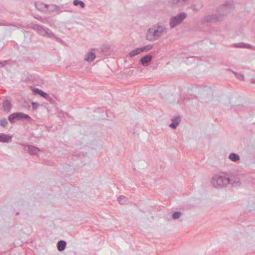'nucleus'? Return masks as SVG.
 Returning a JSON list of instances; mask_svg holds the SVG:
<instances>
[{
  "label": "nucleus",
  "instance_id": "obj_1",
  "mask_svg": "<svg viewBox=\"0 0 255 255\" xmlns=\"http://www.w3.org/2000/svg\"><path fill=\"white\" fill-rule=\"evenodd\" d=\"M230 177L219 174H215L212 177L211 183L216 188H222L226 187L230 183Z\"/></svg>",
  "mask_w": 255,
  "mask_h": 255
},
{
  "label": "nucleus",
  "instance_id": "obj_2",
  "mask_svg": "<svg viewBox=\"0 0 255 255\" xmlns=\"http://www.w3.org/2000/svg\"><path fill=\"white\" fill-rule=\"evenodd\" d=\"M25 119L27 122L32 124L34 121L28 115L22 114L21 113H13L8 116V120L11 123H15L16 120L19 121L22 119Z\"/></svg>",
  "mask_w": 255,
  "mask_h": 255
},
{
  "label": "nucleus",
  "instance_id": "obj_3",
  "mask_svg": "<svg viewBox=\"0 0 255 255\" xmlns=\"http://www.w3.org/2000/svg\"><path fill=\"white\" fill-rule=\"evenodd\" d=\"M160 33V30L156 29L155 28H151L149 29L146 37L147 39L149 40H155L159 35Z\"/></svg>",
  "mask_w": 255,
  "mask_h": 255
},
{
  "label": "nucleus",
  "instance_id": "obj_4",
  "mask_svg": "<svg viewBox=\"0 0 255 255\" xmlns=\"http://www.w3.org/2000/svg\"><path fill=\"white\" fill-rule=\"evenodd\" d=\"M171 123L169 127L172 129H176L181 121V118L179 115H175L170 119Z\"/></svg>",
  "mask_w": 255,
  "mask_h": 255
},
{
  "label": "nucleus",
  "instance_id": "obj_5",
  "mask_svg": "<svg viewBox=\"0 0 255 255\" xmlns=\"http://www.w3.org/2000/svg\"><path fill=\"white\" fill-rule=\"evenodd\" d=\"M186 15L185 13L181 14L172 18L170 24L172 27H174L180 23L185 17Z\"/></svg>",
  "mask_w": 255,
  "mask_h": 255
},
{
  "label": "nucleus",
  "instance_id": "obj_6",
  "mask_svg": "<svg viewBox=\"0 0 255 255\" xmlns=\"http://www.w3.org/2000/svg\"><path fill=\"white\" fill-rule=\"evenodd\" d=\"M151 48H152L151 46L148 45L147 46L143 47L142 48H136V49L131 51L129 53V55L130 57H132L136 55L140 54L142 52L147 51L150 50L151 49Z\"/></svg>",
  "mask_w": 255,
  "mask_h": 255
},
{
  "label": "nucleus",
  "instance_id": "obj_7",
  "mask_svg": "<svg viewBox=\"0 0 255 255\" xmlns=\"http://www.w3.org/2000/svg\"><path fill=\"white\" fill-rule=\"evenodd\" d=\"M23 145L25 146H27L28 147V152L30 155H38V152L40 151V149L34 146L33 145H25V144H22Z\"/></svg>",
  "mask_w": 255,
  "mask_h": 255
},
{
  "label": "nucleus",
  "instance_id": "obj_8",
  "mask_svg": "<svg viewBox=\"0 0 255 255\" xmlns=\"http://www.w3.org/2000/svg\"><path fill=\"white\" fill-rule=\"evenodd\" d=\"M151 59L152 56L150 55L147 54L141 58L140 61L143 66H147L150 63Z\"/></svg>",
  "mask_w": 255,
  "mask_h": 255
},
{
  "label": "nucleus",
  "instance_id": "obj_9",
  "mask_svg": "<svg viewBox=\"0 0 255 255\" xmlns=\"http://www.w3.org/2000/svg\"><path fill=\"white\" fill-rule=\"evenodd\" d=\"M12 136L4 133H0V142L8 143L11 142Z\"/></svg>",
  "mask_w": 255,
  "mask_h": 255
},
{
  "label": "nucleus",
  "instance_id": "obj_10",
  "mask_svg": "<svg viewBox=\"0 0 255 255\" xmlns=\"http://www.w3.org/2000/svg\"><path fill=\"white\" fill-rule=\"evenodd\" d=\"M230 183L233 186H239L241 184L240 179L238 176H233L230 178Z\"/></svg>",
  "mask_w": 255,
  "mask_h": 255
},
{
  "label": "nucleus",
  "instance_id": "obj_11",
  "mask_svg": "<svg viewBox=\"0 0 255 255\" xmlns=\"http://www.w3.org/2000/svg\"><path fill=\"white\" fill-rule=\"evenodd\" d=\"M66 246V242L63 240H60L57 243V249L59 251H64Z\"/></svg>",
  "mask_w": 255,
  "mask_h": 255
},
{
  "label": "nucleus",
  "instance_id": "obj_12",
  "mask_svg": "<svg viewBox=\"0 0 255 255\" xmlns=\"http://www.w3.org/2000/svg\"><path fill=\"white\" fill-rule=\"evenodd\" d=\"M95 58V54L92 51L89 52L86 56L85 59L86 61L91 62L94 60Z\"/></svg>",
  "mask_w": 255,
  "mask_h": 255
},
{
  "label": "nucleus",
  "instance_id": "obj_13",
  "mask_svg": "<svg viewBox=\"0 0 255 255\" xmlns=\"http://www.w3.org/2000/svg\"><path fill=\"white\" fill-rule=\"evenodd\" d=\"M33 92L35 94H37L40 95L41 96L45 98H47L48 97V95L45 93L44 92L42 91V90L38 89H34L33 90Z\"/></svg>",
  "mask_w": 255,
  "mask_h": 255
},
{
  "label": "nucleus",
  "instance_id": "obj_14",
  "mask_svg": "<svg viewBox=\"0 0 255 255\" xmlns=\"http://www.w3.org/2000/svg\"><path fill=\"white\" fill-rule=\"evenodd\" d=\"M118 202L119 203V204H120L121 205H124L127 203V202L128 201V199L125 196L120 195L118 198Z\"/></svg>",
  "mask_w": 255,
  "mask_h": 255
},
{
  "label": "nucleus",
  "instance_id": "obj_15",
  "mask_svg": "<svg viewBox=\"0 0 255 255\" xmlns=\"http://www.w3.org/2000/svg\"><path fill=\"white\" fill-rule=\"evenodd\" d=\"M229 158L233 161H237L240 159V156L236 153H232L230 154Z\"/></svg>",
  "mask_w": 255,
  "mask_h": 255
},
{
  "label": "nucleus",
  "instance_id": "obj_16",
  "mask_svg": "<svg viewBox=\"0 0 255 255\" xmlns=\"http://www.w3.org/2000/svg\"><path fill=\"white\" fill-rule=\"evenodd\" d=\"M4 110L5 111H9L11 108V104L8 101H5L3 103Z\"/></svg>",
  "mask_w": 255,
  "mask_h": 255
},
{
  "label": "nucleus",
  "instance_id": "obj_17",
  "mask_svg": "<svg viewBox=\"0 0 255 255\" xmlns=\"http://www.w3.org/2000/svg\"><path fill=\"white\" fill-rule=\"evenodd\" d=\"M181 215L182 213L180 212L176 211L173 213L172 217L174 220H177L180 218Z\"/></svg>",
  "mask_w": 255,
  "mask_h": 255
},
{
  "label": "nucleus",
  "instance_id": "obj_18",
  "mask_svg": "<svg viewBox=\"0 0 255 255\" xmlns=\"http://www.w3.org/2000/svg\"><path fill=\"white\" fill-rule=\"evenodd\" d=\"M8 123L7 121V120L5 118H3L1 120H0V126H1L2 127H5Z\"/></svg>",
  "mask_w": 255,
  "mask_h": 255
},
{
  "label": "nucleus",
  "instance_id": "obj_19",
  "mask_svg": "<svg viewBox=\"0 0 255 255\" xmlns=\"http://www.w3.org/2000/svg\"><path fill=\"white\" fill-rule=\"evenodd\" d=\"M73 3L75 5L80 4L81 7L82 8H83L85 6V4L83 1L78 0H74L73 1Z\"/></svg>",
  "mask_w": 255,
  "mask_h": 255
},
{
  "label": "nucleus",
  "instance_id": "obj_20",
  "mask_svg": "<svg viewBox=\"0 0 255 255\" xmlns=\"http://www.w3.org/2000/svg\"><path fill=\"white\" fill-rule=\"evenodd\" d=\"M58 113V116L59 117H60L61 116H63L64 115H65L66 116H68L67 113H62V112H60V113Z\"/></svg>",
  "mask_w": 255,
  "mask_h": 255
},
{
  "label": "nucleus",
  "instance_id": "obj_21",
  "mask_svg": "<svg viewBox=\"0 0 255 255\" xmlns=\"http://www.w3.org/2000/svg\"><path fill=\"white\" fill-rule=\"evenodd\" d=\"M107 117L111 118V117H113V113H106Z\"/></svg>",
  "mask_w": 255,
  "mask_h": 255
},
{
  "label": "nucleus",
  "instance_id": "obj_22",
  "mask_svg": "<svg viewBox=\"0 0 255 255\" xmlns=\"http://www.w3.org/2000/svg\"><path fill=\"white\" fill-rule=\"evenodd\" d=\"M19 214V212H16V214H15V215H16V216L18 215Z\"/></svg>",
  "mask_w": 255,
  "mask_h": 255
}]
</instances>
